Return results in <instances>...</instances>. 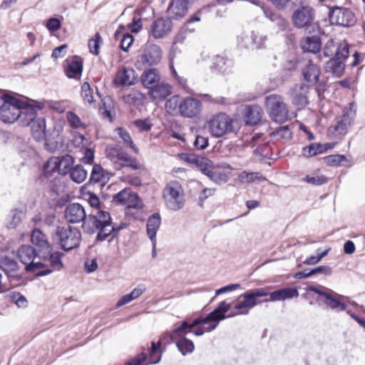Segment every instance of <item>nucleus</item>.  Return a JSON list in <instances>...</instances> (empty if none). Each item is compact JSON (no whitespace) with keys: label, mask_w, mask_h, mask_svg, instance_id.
<instances>
[{"label":"nucleus","mask_w":365,"mask_h":365,"mask_svg":"<svg viewBox=\"0 0 365 365\" xmlns=\"http://www.w3.org/2000/svg\"><path fill=\"white\" fill-rule=\"evenodd\" d=\"M220 321H182L175 324L174 334H179L175 341V345L182 356L191 354L195 350L193 341L186 337L192 333L196 336H200L205 332H210L219 325Z\"/></svg>","instance_id":"f257e3e1"},{"label":"nucleus","mask_w":365,"mask_h":365,"mask_svg":"<svg viewBox=\"0 0 365 365\" xmlns=\"http://www.w3.org/2000/svg\"><path fill=\"white\" fill-rule=\"evenodd\" d=\"M267 292L263 289H250L240 295V301L232 305L231 312L229 313V317H233L238 314H247L251 309L257 304L262 302L259 300L260 297H267Z\"/></svg>","instance_id":"f03ea898"},{"label":"nucleus","mask_w":365,"mask_h":365,"mask_svg":"<svg viewBox=\"0 0 365 365\" xmlns=\"http://www.w3.org/2000/svg\"><path fill=\"white\" fill-rule=\"evenodd\" d=\"M53 240H56L61 248L65 252L71 251L80 245L81 233L76 228L68 225L67 227L57 226L51 234Z\"/></svg>","instance_id":"7ed1b4c3"},{"label":"nucleus","mask_w":365,"mask_h":365,"mask_svg":"<svg viewBox=\"0 0 365 365\" xmlns=\"http://www.w3.org/2000/svg\"><path fill=\"white\" fill-rule=\"evenodd\" d=\"M315 16V10L312 6L300 5L292 14V24L297 29H305L309 34L315 33V31L319 33V25L314 23Z\"/></svg>","instance_id":"20e7f679"},{"label":"nucleus","mask_w":365,"mask_h":365,"mask_svg":"<svg viewBox=\"0 0 365 365\" xmlns=\"http://www.w3.org/2000/svg\"><path fill=\"white\" fill-rule=\"evenodd\" d=\"M356 115V105L351 102L343 109L341 115L336 118V123L329 127V133L336 137L346 135L353 125Z\"/></svg>","instance_id":"39448f33"},{"label":"nucleus","mask_w":365,"mask_h":365,"mask_svg":"<svg viewBox=\"0 0 365 365\" xmlns=\"http://www.w3.org/2000/svg\"><path fill=\"white\" fill-rule=\"evenodd\" d=\"M234 120L225 113L214 115L208 121V128L211 135L215 138H222L235 132Z\"/></svg>","instance_id":"423d86ee"},{"label":"nucleus","mask_w":365,"mask_h":365,"mask_svg":"<svg viewBox=\"0 0 365 365\" xmlns=\"http://www.w3.org/2000/svg\"><path fill=\"white\" fill-rule=\"evenodd\" d=\"M39 252H37L36 250L29 245H22L17 250V257L19 261L25 264V271L27 272L33 273L40 268L45 267L46 263L42 261H36L38 259Z\"/></svg>","instance_id":"0eeeda50"},{"label":"nucleus","mask_w":365,"mask_h":365,"mask_svg":"<svg viewBox=\"0 0 365 365\" xmlns=\"http://www.w3.org/2000/svg\"><path fill=\"white\" fill-rule=\"evenodd\" d=\"M163 197L168 209L178 211L184 206L182 188L178 181H171L163 190Z\"/></svg>","instance_id":"6e6552de"},{"label":"nucleus","mask_w":365,"mask_h":365,"mask_svg":"<svg viewBox=\"0 0 365 365\" xmlns=\"http://www.w3.org/2000/svg\"><path fill=\"white\" fill-rule=\"evenodd\" d=\"M0 107V120L5 123H13L17 120L18 113L24 101L10 95H4Z\"/></svg>","instance_id":"1a4fd4ad"},{"label":"nucleus","mask_w":365,"mask_h":365,"mask_svg":"<svg viewBox=\"0 0 365 365\" xmlns=\"http://www.w3.org/2000/svg\"><path fill=\"white\" fill-rule=\"evenodd\" d=\"M349 56V45L345 43L336 52V56L330 58L325 64V71L331 72L333 76L336 77H341L345 69L344 61L348 58Z\"/></svg>","instance_id":"9d476101"},{"label":"nucleus","mask_w":365,"mask_h":365,"mask_svg":"<svg viewBox=\"0 0 365 365\" xmlns=\"http://www.w3.org/2000/svg\"><path fill=\"white\" fill-rule=\"evenodd\" d=\"M265 106L274 121L283 122L288 118V110L281 96L277 95L267 96Z\"/></svg>","instance_id":"9b49d317"},{"label":"nucleus","mask_w":365,"mask_h":365,"mask_svg":"<svg viewBox=\"0 0 365 365\" xmlns=\"http://www.w3.org/2000/svg\"><path fill=\"white\" fill-rule=\"evenodd\" d=\"M329 19L331 24L350 27L355 25L356 19L350 9L342 6H334L329 9Z\"/></svg>","instance_id":"f8f14e48"},{"label":"nucleus","mask_w":365,"mask_h":365,"mask_svg":"<svg viewBox=\"0 0 365 365\" xmlns=\"http://www.w3.org/2000/svg\"><path fill=\"white\" fill-rule=\"evenodd\" d=\"M110 214L104 210H98L96 214L88 215L82 224L84 233L93 235L101 230L103 224L110 218Z\"/></svg>","instance_id":"ddd939ff"},{"label":"nucleus","mask_w":365,"mask_h":365,"mask_svg":"<svg viewBox=\"0 0 365 365\" xmlns=\"http://www.w3.org/2000/svg\"><path fill=\"white\" fill-rule=\"evenodd\" d=\"M346 300H348L347 297L339 294L331 290L323 302L327 307L336 312H346L353 319H364L357 317L354 312L348 308Z\"/></svg>","instance_id":"4468645a"},{"label":"nucleus","mask_w":365,"mask_h":365,"mask_svg":"<svg viewBox=\"0 0 365 365\" xmlns=\"http://www.w3.org/2000/svg\"><path fill=\"white\" fill-rule=\"evenodd\" d=\"M106 151L108 156L115 157L118 160L123 162L121 164V167L123 168H130L134 170L145 169L143 165L136 158L128 155L118 145L111 148L109 150L108 149Z\"/></svg>","instance_id":"2eb2a0df"},{"label":"nucleus","mask_w":365,"mask_h":365,"mask_svg":"<svg viewBox=\"0 0 365 365\" xmlns=\"http://www.w3.org/2000/svg\"><path fill=\"white\" fill-rule=\"evenodd\" d=\"M35 105H29L24 101L18 113L16 121L22 126H29L37 118L36 109L42 110L44 108L43 103L35 102Z\"/></svg>","instance_id":"dca6fc26"},{"label":"nucleus","mask_w":365,"mask_h":365,"mask_svg":"<svg viewBox=\"0 0 365 365\" xmlns=\"http://www.w3.org/2000/svg\"><path fill=\"white\" fill-rule=\"evenodd\" d=\"M162 58V50L156 44L146 43L138 61L144 66H153L158 64Z\"/></svg>","instance_id":"f3484780"},{"label":"nucleus","mask_w":365,"mask_h":365,"mask_svg":"<svg viewBox=\"0 0 365 365\" xmlns=\"http://www.w3.org/2000/svg\"><path fill=\"white\" fill-rule=\"evenodd\" d=\"M113 201L121 205L129 203L128 208L142 209L143 204L137 193L131 192L129 188H125L113 197Z\"/></svg>","instance_id":"a211bd4d"},{"label":"nucleus","mask_w":365,"mask_h":365,"mask_svg":"<svg viewBox=\"0 0 365 365\" xmlns=\"http://www.w3.org/2000/svg\"><path fill=\"white\" fill-rule=\"evenodd\" d=\"M201 109L200 101L192 97H187L181 101L180 114L185 118H194L200 114Z\"/></svg>","instance_id":"6ab92c4d"},{"label":"nucleus","mask_w":365,"mask_h":365,"mask_svg":"<svg viewBox=\"0 0 365 365\" xmlns=\"http://www.w3.org/2000/svg\"><path fill=\"white\" fill-rule=\"evenodd\" d=\"M172 26L170 18H158L152 23L149 34L155 39L163 38L171 31Z\"/></svg>","instance_id":"aec40b11"},{"label":"nucleus","mask_w":365,"mask_h":365,"mask_svg":"<svg viewBox=\"0 0 365 365\" xmlns=\"http://www.w3.org/2000/svg\"><path fill=\"white\" fill-rule=\"evenodd\" d=\"M87 216L84 207L79 203H71L64 210L65 219L71 224L83 222Z\"/></svg>","instance_id":"412c9836"},{"label":"nucleus","mask_w":365,"mask_h":365,"mask_svg":"<svg viewBox=\"0 0 365 365\" xmlns=\"http://www.w3.org/2000/svg\"><path fill=\"white\" fill-rule=\"evenodd\" d=\"M138 79V76L133 68L123 67L116 73L113 83L118 86L125 87L135 85Z\"/></svg>","instance_id":"4be33fe9"},{"label":"nucleus","mask_w":365,"mask_h":365,"mask_svg":"<svg viewBox=\"0 0 365 365\" xmlns=\"http://www.w3.org/2000/svg\"><path fill=\"white\" fill-rule=\"evenodd\" d=\"M65 73L68 78L78 80L81 78L83 62V59L78 56H74L71 59L66 61Z\"/></svg>","instance_id":"5701e85b"},{"label":"nucleus","mask_w":365,"mask_h":365,"mask_svg":"<svg viewBox=\"0 0 365 365\" xmlns=\"http://www.w3.org/2000/svg\"><path fill=\"white\" fill-rule=\"evenodd\" d=\"M262 114V108L257 104L245 106L242 111L245 123L249 125L257 124L261 120Z\"/></svg>","instance_id":"b1692460"},{"label":"nucleus","mask_w":365,"mask_h":365,"mask_svg":"<svg viewBox=\"0 0 365 365\" xmlns=\"http://www.w3.org/2000/svg\"><path fill=\"white\" fill-rule=\"evenodd\" d=\"M63 256L64 254L61 252H53V249L51 246L49 249L42 252V254H39L38 259L42 261L43 263L48 260L50 262V265L54 269L61 270L63 268V264L61 260V258Z\"/></svg>","instance_id":"393cba45"},{"label":"nucleus","mask_w":365,"mask_h":365,"mask_svg":"<svg viewBox=\"0 0 365 365\" xmlns=\"http://www.w3.org/2000/svg\"><path fill=\"white\" fill-rule=\"evenodd\" d=\"M267 294L269 298L265 299L262 302L284 301L299 296V292L295 287L282 288L272 292H267Z\"/></svg>","instance_id":"a878e982"},{"label":"nucleus","mask_w":365,"mask_h":365,"mask_svg":"<svg viewBox=\"0 0 365 365\" xmlns=\"http://www.w3.org/2000/svg\"><path fill=\"white\" fill-rule=\"evenodd\" d=\"M321 73L320 68L314 64L312 61H309L302 70V76L304 81L309 86L315 85L318 81Z\"/></svg>","instance_id":"bb28decb"},{"label":"nucleus","mask_w":365,"mask_h":365,"mask_svg":"<svg viewBox=\"0 0 365 365\" xmlns=\"http://www.w3.org/2000/svg\"><path fill=\"white\" fill-rule=\"evenodd\" d=\"M29 126L31 128V133L36 141L43 140H48V136L46 129V120L43 117H37Z\"/></svg>","instance_id":"cd10ccee"},{"label":"nucleus","mask_w":365,"mask_h":365,"mask_svg":"<svg viewBox=\"0 0 365 365\" xmlns=\"http://www.w3.org/2000/svg\"><path fill=\"white\" fill-rule=\"evenodd\" d=\"M231 310L232 304L222 301L207 317H198L195 319H225L226 318H230L228 316Z\"/></svg>","instance_id":"c85d7f7f"},{"label":"nucleus","mask_w":365,"mask_h":365,"mask_svg":"<svg viewBox=\"0 0 365 365\" xmlns=\"http://www.w3.org/2000/svg\"><path fill=\"white\" fill-rule=\"evenodd\" d=\"M172 93V86L168 83H158L148 91V96L153 100L162 101Z\"/></svg>","instance_id":"c756f323"},{"label":"nucleus","mask_w":365,"mask_h":365,"mask_svg":"<svg viewBox=\"0 0 365 365\" xmlns=\"http://www.w3.org/2000/svg\"><path fill=\"white\" fill-rule=\"evenodd\" d=\"M189 0H172L167 12L172 19L183 17L187 11Z\"/></svg>","instance_id":"7c9ffc66"},{"label":"nucleus","mask_w":365,"mask_h":365,"mask_svg":"<svg viewBox=\"0 0 365 365\" xmlns=\"http://www.w3.org/2000/svg\"><path fill=\"white\" fill-rule=\"evenodd\" d=\"M309 86L302 83L297 86L295 93L292 98V103L299 109L304 108L309 103L307 93L309 91Z\"/></svg>","instance_id":"2f4dec72"},{"label":"nucleus","mask_w":365,"mask_h":365,"mask_svg":"<svg viewBox=\"0 0 365 365\" xmlns=\"http://www.w3.org/2000/svg\"><path fill=\"white\" fill-rule=\"evenodd\" d=\"M316 34L307 36L301 41V47L304 51L316 53L321 49L322 41L321 38L318 36L317 31Z\"/></svg>","instance_id":"473e14b6"},{"label":"nucleus","mask_w":365,"mask_h":365,"mask_svg":"<svg viewBox=\"0 0 365 365\" xmlns=\"http://www.w3.org/2000/svg\"><path fill=\"white\" fill-rule=\"evenodd\" d=\"M31 241L38 248L39 254H42L51 247L46 236L38 228H35L31 232Z\"/></svg>","instance_id":"72a5a7b5"},{"label":"nucleus","mask_w":365,"mask_h":365,"mask_svg":"<svg viewBox=\"0 0 365 365\" xmlns=\"http://www.w3.org/2000/svg\"><path fill=\"white\" fill-rule=\"evenodd\" d=\"M160 77L157 68H149L143 71L140 76L143 86L149 90L160 81Z\"/></svg>","instance_id":"f704fd0d"},{"label":"nucleus","mask_w":365,"mask_h":365,"mask_svg":"<svg viewBox=\"0 0 365 365\" xmlns=\"http://www.w3.org/2000/svg\"><path fill=\"white\" fill-rule=\"evenodd\" d=\"M125 27L123 25H120L115 32L114 38L118 40L119 38H122L120 40V47L124 51H128V48L132 46L134 41V37L132 34L125 33Z\"/></svg>","instance_id":"c9c22d12"},{"label":"nucleus","mask_w":365,"mask_h":365,"mask_svg":"<svg viewBox=\"0 0 365 365\" xmlns=\"http://www.w3.org/2000/svg\"><path fill=\"white\" fill-rule=\"evenodd\" d=\"M73 163V158L71 155L66 154L56 160L55 168L59 174L65 175L71 172Z\"/></svg>","instance_id":"e433bc0d"},{"label":"nucleus","mask_w":365,"mask_h":365,"mask_svg":"<svg viewBox=\"0 0 365 365\" xmlns=\"http://www.w3.org/2000/svg\"><path fill=\"white\" fill-rule=\"evenodd\" d=\"M161 224V217L158 212L151 215L147 221L146 232L150 240L156 239V234Z\"/></svg>","instance_id":"4c0bfd02"},{"label":"nucleus","mask_w":365,"mask_h":365,"mask_svg":"<svg viewBox=\"0 0 365 365\" xmlns=\"http://www.w3.org/2000/svg\"><path fill=\"white\" fill-rule=\"evenodd\" d=\"M113 227H112V217H110L98 232L95 239V243L103 242L110 237V239L108 242H110L112 240L114 239L113 238Z\"/></svg>","instance_id":"58836bf2"},{"label":"nucleus","mask_w":365,"mask_h":365,"mask_svg":"<svg viewBox=\"0 0 365 365\" xmlns=\"http://www.w3.org/2000/svg\"><path fill=\"white\" fill-rule=\"evenodd\" d=\"M105 178V171L100 164H95L93 166L88 182L86 184L87 187L101 182Z\"/></svg>","instance_id":"ea45409f"},{"label":"nucleus","mask_w":365,"mask_h":365,"mask_svg":"<svg viewBox=\"0 0 365 365\" xmlns=\"http://www.w3.org/2000/svg\"><path fill=\"white\" fill-rule=\"evenodd\" d=\"M25 217V212L20 208H14L11 210L9 215V221L6 224L8 229H15L21 223L22 219Z\"/></svg>","instance_id":"a19ab883"},{"label":"nucleus","mask_w":365,"mask_h":365,"mask_svg":"<svg viewBox=\"0 0 365 365\" xmlns=\"http://www.w3.org/2000/svg\"><path fill=\"white\" fill-rule=\"evenodd\" d=\"M0 268L6 274L8 277H13L11 272H16L19 270L17 262L9 257H4L1 259Z\"/></svg>","instance_id":"79ce46f5"},{"label":"nucleus","mask_w":365,"mask_h":365,"mask_svg":"<svg viewBox=\"0 0 365 365\" xmlns=\"http://www.w3.org/2000/svg\"><path fill=\"white\" fill-rule=\"evenodd\" d=\"M115 131L122 139L125 146L130 148L135 153H138L139 150L133 143L130 133L123 128H118Z\"/></svg>","instance_id":"37998d69"},{"label":"nucleus","mask_w":365,"mask_h":365,"mask_svg":"<svg viewBox=\"0 0 365 365\" xmlns=\"http://www.w3.org/2000/svg\"><path fill=\"white\" fill-rule=\"evenodd\" d=\"M71 179L76 182H83L87 177V171L81 165H76L72 168V170L69 173Z\"/></svg>","instance_id":"c03bdc74"},{"label":"nucleus","mask_w":365,"mask_h":365,"mask_svg":"<svg viewBox=\"0 0 365 365\" xmlns=\"http://www.w3.org/2000/svg\"><path fill=\"white\" fill-rule=\"evenodd\" d=\"M81 97L85 106H94L95 101L93 96V90L88 82H84L81 86Z\"/></svg>","instance_id":"a18cd8bd"},{"label":"nucleus","mask_w":365,"mask_h":365,"mask_svg":"<svg viewBox=\"0 0 365 365\" xmlns=\"http://www.w3.org/2000/svg\"><path fill=\"white\" fill-rule=\"evenodd\" d=\"M181 98L179 96L175 95L168 99L165 102V109L170 114L180 113Z\"/></svg>","instance_id":"49530a36"},{"label":"nucleus","mask_w":365,"mask_h":365,"mask_svg":"<svg viewBox=\"0 0 365 365\" xmlns=\"http://www.w3.org/2000/svg\"><path fill=\"white\" fill-rule=\"evenodd\" d=\"M148 359V353L145 347H142L140 353L135 355L125 361L123 365H147L146 359Z\"/></svg>","instance_id":"de8ad7c7"},{"label":"nucleus","mask_w":365,"mask_h":365,"mask_svg":"<svg viewBox=\"0 0 365 365\" xmlns=\"http://www.w3.org/2000/svg\"><path fill=\"white\" fill-rule=\"evenodd\" d=\"M103 43V39L99 33H96L93 38L89 39L88 46L89 51L95 55L98 56L100 53V47Z\"/></svg>","instance_id":"09e8293b"},{"label":"nucleus","mask_w":365,"mask_h":365,"mask_svg":"<svg viewBox=\"0 0 365 365\" xmlns=\"http://www.w3.org/2000/svg\"><path fill=\"white\" fill-rule=\"evenodd\" d=\"M323 147L320 143H311L309 145L303 148L302 154L304 157L309 158L324 153Z\"/></svg>","instance_id":"8fccbe9b"},{"label":"nucleus","mask_w":365,"mask_h":365,"mask_svg":"<svg viewBox=\"0 0 365 365\" xmlns=\"http://www.w3.org/2000/svg\"><path fill=\"white\" fill-rule=\"evenodd\" d=\"M328 180L329 179L326 176L315 173L312 175H307L303 178V181L313 185H322L328 182Z\"/></svg>","instance_id":"3c124183"},{"label":"nucleus","mask_w":365,"mask_h":365,"mask_svg":"<svg viewBox=\"0 0 365 365\" xmlns=\"http://www.w3.org/2000/svg\"><path fill=\"white\" fill-rule=\"evenodd\" d=\"M229 60L223 56L217 55L212 59V67L217 71L224 73L227 68Z\"/></svg>","instance_id":"603ef678"},{"label":"nucleus","mask_w":365,"mask_h":365,"mask_svg":"<svg viewBox=\"0 0 365 365\" xmlns=\"http://www.w3.org/2000/svg\"><path fill=\"white\" fill-rule=\"evenodd\" d=\"M66 118L70 126L73 129L86 128V125L81 122V118L73 111L66 113Z\"/></svg>","instance_id":"864d4df0"},{"label":"nucleus","mask_w":365,"mask_h":365,"mask_svg":"<svg viewBox=\"0 0 365 365\" xmlns=\"http://www.w3.org/2000/svg\"><path fill=\"white\" fill-rule=\"evenodd\" d=\"M251 40V45L250 46L251 49H259L264 47V43L267 40L266 36H259L255 32H252L250 36L247 37Z\"/></svg>","instance_id":"5fc2aeb1"},{"label":"nucleus","mask_w":365,"mask_h":365,"mask_svg":"<svg viewBox=\"0 0 365 365\" xmlns=\"http://www.w3.org/2000/svg\"><path fill=\"white\" fill-rule=\"evenodd\" d=\"M344 44L336 45L332 39L329 40L324 48V55L326 57L335 56L336 52Z\"/></svg>","instance_id":"6e6d98bb"},{"label":"nucleus","mask_w":365,"mask_h":365,"mask_svg":"<svg viewBox=\"0 0 365 365\" xmlns=\"http://www.w3.org/2000/svg\"><path fill=\"white\" fill-rule=\"evenodd\" d=\"M346 158L344 155H330L324 158V160L327 165L329 166H339L343 161H345Z\"/></svg>","instance_id":"4d7b16f0"},{"label":"nucleus","mask_w":365,"mask_h":365,"mask_svg":"<svg viewBox=\"0 0 365 365\" xmlns=\"http://www.w3.org/2000/svg\"><path fill=\"white\" fill-rule=\"evenodd\" d=\"M264 14L266 18L269 19L272 22H276L279 25H282L285 23V20L281 15L272 9H264Z\"/></svg>","instance_id":"13d9d810"},{"label":"nucleus","mask_w":365,"mask_h":365,"mask_svg":"<svg viewBox=\"0 0 365 365\" xmlns=\"http://www.w3.org/2000/svg\"><path fill=\"white\" fill-rule=\"evenodd\" d=\"M179 334H174V329L170 331H165L163 333L159 339V341H161V344H164L165 345H168L172 343L175 344V341L178 339Z\"/></svg>","instance_id":"bf43d9fd"},{"label":"nucleus","mask_w":365,"mask_h":365,"mask_svg":"<svg viewBox=\"0 0 365 365\" xmlns=\"http://www.w3.org/2000/svg\"><path fill=\"white\" fill-rule=\"evenodd\" d=\"M134 125L139 129L140 131H149L153 124L149 118L138 119L133 122Z\"/></svg>","instance_id":"052dcab7"},{"label":"nucleus","mask_w":365,"mask_h":365,"mask_svg":"<svg viewBox=\"0 0 365 365\" xmlns=\"http://www.w3.org/2000/svg\"><path fill=\"white\" fill-rule=\"evenodd\" d=\"M209 139L207 137H204L197 135L193 143L194 146L197 150H205L209 144Z\"/></svg>","instance_id":"680f3d73"},{"label":"nucleus","mask_w":365,"mask_h":365,"mask_svg":"<svg viewBox=\"0 0 365 365\" xmlns=\"http://www.w3.org/2000/svg\"><path fill=\"white\" fill-rule=\"evenodd\" d=\"M310 274L313 276L315 274H322L327 276H329L332 274L331 267L327 265H321L314 269H310Z\"/></svg>","instance_id":"e2e57ef3"},{"label":"nucleus","mask_w":365,"mask_h":365,"mask_svg":"<svg viewBox=\"0 0 365 365\" xmlns=\"http://www.w3.org/2000/svg\"><path fill=\"white\" fill-rule=\"evenodd\" d=\"M291 0H267L278 11H284L289 5Z\"/></svg>","instance_id":"0e129e2a"},{"label":"nucleus","mask_w":365,"mask_h":365,"mask_svg":"<svg viewBox=\"0 0 365 365\" xmlns=\"http://www.w3.org/2000/svg\"><path fill=\"white\" fill-rule=\"evenodd\" d=\"M46 26L49 31L53 32L61 28V23L58 19L53 17L47 20Z\"/></svg>","instance_id":"69168bd1"},{"label":"nucleus","mask_w":365,"mask_h":365,"mask_svg":"<svg viewBox=\"0 0 365 365\" xmlns=\"http://www.w3.org/2000/svg\"><path fill=\"white\" fill-rule=\"evenodd\" d=\"M163 350L158 354L157 352L150 350L149 354H148V361H146L147 365L157 364H158L162 358Z\"/></svg>","instance_id":"338daca9"},{"label":"nucleus","mask_w":365,"mask_h":365,"mask_svg":"<svg viewBox=\"0 0 365 365\" xmlns=\"http://www.w3.org/2000/svg\"><path fill=\"white\" fill-rule=\"evenodd\" d=\"M128 29L133 33H138L142 29L141 19L134 16L133 21L128 25Z\"/></svg>","instance_id":"774afa93"}]
</instances>
